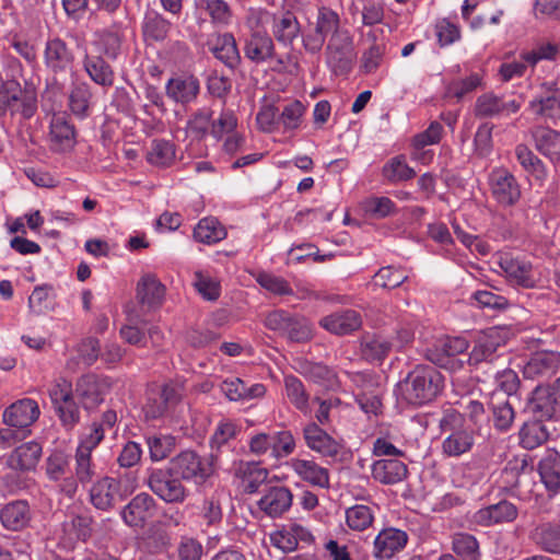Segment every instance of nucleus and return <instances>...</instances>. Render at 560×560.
Returning <instances> with one entry per match:
<instances>
[{
    "label": "nucleus",
    "instance_id": "obj_34",
    "mask_svg": "<svg viewBox=\"0 0 560 560\" xmlns=\"http://www.w3.org/2000/svg\"><path fill=\"white\" fill-rule=\"evenodd\" d=\"M83 67L90 79L96 84L102 86L113 85V68L101 55L86 54L83 60Z\"/></svg>",
    "mask_w": 560,
    "mask_h": 560
},
{
    "label": "nucleus",
    "instance_id": "obj_41",
    "mask_svg": "<svg viewBox=\"0 0 560 560\" xmlns=\"http://www.w3.org/2000/svg\"><path fill=\"white\" fill-rule=\"evenodd\" d=\"M272 32L279 43L290 45L300 34V23L294 13L287 11L275 22Z\"/></svg>",
    "mask_w": 560,
    "mask_h": 560
},
{
    "label": "nucleus",
    "instance_id": "obj_43",
    "mask_svg": "<svg viewBox=\"0 0 560 560\" xmlns=\"http://www.w3.org/2000/svg\"><path fill=\"white\" fill-rule=\"evenodd\" d=\"M475 440L471 431L457 430L452 432L443 441V452L448 456H459L469 452L474 446Z\"/></svg>",
    "mask_w": 560,
    "mask_h": 560
},
{
    "label": "nucleus",
    "instance_id": "obj_3",
    "mask_svg": "<svg viewBox=\"0 0 560 560\" xmlns=\"http://www.w3.org/2000/svg\"><path fill=\"white\" fill-rule=\"evenodd\" d=\"M265 325L293 342H307L313 338L312 325L304 316L283 310L270 312L265 318Z\"/></svg>",
    "mask_w": 560,
    "mask_h": 560
},
{
    "label": "nucleus",
    "instance_id": "obj_22",
    "mask_svg": "<svg viewBox=\"0 0 560 560\" xmlns=\"http://www.w3.org/2000/svg\"><path fill=\"white\" fill-rule=\"evenodd\" d=\"M540 480L549 495L560 492V453L553 448L545 452L538 463Z\"/></svg>",
    "mask_w": 560,
    "mask_h": 560
},
{
    "label": "nucleus",
    "instance_id": "obj_8",
    "mask_svg": "<svg viewBox=\"0 0 560 560\" xmlns=\"http://www.w3.org/2000/svg\"><path fill=\"white\" fill-rule=\"evenodd\" d=\"M524 412L532 419L558 421L560 407L546 385H537L530 393L524 407Z\"/></svg>",
    "mask_w": 560,
    "mask_h": 560
},
{
    "label": "nucleus",
    "instance_id": "obj_40",
    "mask_svg": "<svg viewBox=\"0 0 560 560\" xmlns=\"http://www.w3.org/2000/svg\"><path fill=\"white\" fill-rule=\"evenodd\" d=\"M382 174L387 182L395 184L413 178L416 171L407 164L406 156L400 154L384 164Z\"/></svg>",
    "mask_w": 560,
    "mask_h": 560
},
{
    "label": "nucleus",
    "instance_id": "obj_1",
    "mask_svg": "<svg viewBox=\"0 0 560 560\" xmlns=\"http://www.w3.org/2000/svg\"><path fill=\"white\" fill-rule=\"evenodd\" d=\"M145 485L167 504H182L189 495V490L167 464L148 468Z\"/></svg>",
    "mask_w": 560,
    "mask_h": 560
},
{
    "label": "nucleus",
    "instance_id": "obj_33",
    "mask_svg": "<svg viewBox=\"0 0 560 560\" xmlns=\"http://www.w3.org/2000/svg\"><path fill=\"white\" fill-rule=\"evenodd\" d=\"M407 475V466L398 459H380L372 466V476L385 485H394Z\"/></svg>",
    "mask_w": 560,
    "mask_h": 560
},
{
    "label": "nucleus",
    "instance_id": "obj_38",
    "mask_svg": "<svg viewBox=\"0 0 560 560\" xmlns=\"http://www.w3.org/2000/svg\"><path fill=\"white\" fill-rule=\"evenodd\" d=\"M293 470L304 480L320 488L329 487L328 470L313 460L293 459Z\"/></svg>",
    "mask_w": 560,
    "mask_h": 560
},
{
    "label": "nucleus",
    "instance_id": "obj_51",
    "mask_svg": "<svg viewBox=\"0 0 560 560\" xmlns=\"http://www.w3.org/2000/svg\"><path fill=\"white\" fill-rule=\"evenodd\" d=\"M91 92L85 84L77 85L70 93L69 106L73 115L83 119L89 115Z\"/></svg>",
    "mask_w": 560,
    "mask_h": 560
},
{
    "label": "nucleus",
    "instance_id": "obj_64",
    "mask_svg": "<svg viewBox=\"0 0 560 560\" xmlns=\"http://www.w3.org/2000/svg\"><path fill=\"white\" fill-rule=\"evenodd\" d=\"M257 282L266 290L279 294L290 295L293 293L289 283L281 277L273 276L271 273L262 272L257 277Z\"/></svg>",
    "mask_w": 560,
    "mask_h": 560
},
{
    "label": "nucleus",
    "instance_id": "obj_18",
    "mask_svg": "<svg viewBox=\"0 0 560 560\" xmlns=\"http://www.w3.org/2000/svg\"><path fill=\"white\" fill-rule=\"evenodd\" d=\"M39 408L35 400L30 398L20 399L10 405L3 412V422L8 427L23 429L30 427L39 417Z\"/></svg>",
    "mask_w": 560,
    "mask_h": 560
},
{
    "label": "nucleus",
    "instance_id": "obj_30",
    "mask_svg": "<svg viewBox=\"0 0 560 560\" xmlns=\"http://www.w3.org/2000/svg\"><path fill=\"white\" fill-rule=\"evenodd\" d=\"M393 345L381 335L365 334L361 338V354L370 363H382L392 351Z\"/></svg>",
    "mask_w": 560,
    "mask_h": 560
},
{
    "label": "nucleus",
    "instance_id": "obj_60",
    "mask_svg": "<svg viewBox=\"0 0 560 560\" xmlns=\"http://www.w3.org/2000/svg\"><path fill=\"white\" fill-rule=\"evenodd\" d=\"M199 7L205 9L215 23L228 24L232 11L224 0H200Z\"/></svg>",
    "mask_w": 560,
    "mask_h": 560
},
{
    "label": "nucleus",
    "instance_id": "obj_2",
    "mask_svg": "<svg viewBox=\"0 0 560 560\" xmlns=\"http://www.w3.org/2000/svg\"><path fill=\"white\" fill-rule=\"evenodd\" d=\"M182 388L170 382L152 385L145 392L142 412L145 421L160 420L170 416L182 400Z\"/></svg>",
    "mask_w": 560,
    "mask_h": 560
},
{
    "label": "nucleus",
    "instance_id": "obj_35",
    "mask_svg": "<svg viewBox=\"0 0 560 560\" xmlns=\"http://www.w3.org/2000/svg\"><path fill=\"white\" fill-rule=\"evenodd\" d=\"M529 110L546 122L560 121V93L557 95H539L528 104Z\"/></svg>",
    "mask_w": 560,
    "mask_h": 560
},
{
    "label": "nucleus",
    "instance_id": "obj_63",
    "mask_svg": "<svg viewBox=\"0 0 560 560\" xmlns=\"http://www.w3.org/2000/svg\"><path fill=\"white\" fill-rule=\"evenodd\" d=\"M195 288L208 301H217L221 293L220 283L210 278L203 276L200 271L195 273Z\"/></svg>",
    "mask_w": 560,
    "mask_h": 560
},
{
    "label": "nucleus",
    "instance_id": "obj_49",
    "mask_svg": "<svg viewBox=\"0 0 560 560\" xmlns=\"http://www.w3.org/2000/svg\"><path fill=\"white\" fill-rule=\"evenodd\" d=\"M453 551L466 560H478L479 544L477 539L466 533H457L453 536Z\"/></svg>",
    "mask_w": 560,
    "mask_h": 560
},
{
    "label": "nucleus",
    "instance_id": "obj_28",
    "mask_svg": "<svg viewBox=\"0 0 560 560\" xmlns=\"http://www.w3.org/2000/svg\"><path fill=\"white\" fill-rule=\"evenodd\" d=\"M200 90L199 80L194 75L172 78L166 84V94L177 103L187 104L194 101Z\"/></svg>",
    "mask_w": 560,
    "mask_h": 560
},
{
    "label": "nucleus",
    "instance_id": "obj_7",
    "mask_svg": "<svg viewBox=\"0 0 560 560\" xmlns=\"http://www.w3.org/2000/svg\"><path fill=\"white\" fill-rule=\"evenodd\" d=\"M167 466L184 481L203 483L211 475L210 464H205L201 457L194 451H184L173 457Z\"/></svg>",
    "mask_w": 560,
    "mask_h": 560
},
{
    "label": "nucleus",
    "instance_id": "obj_24",
    "mask_svg": "<svg viewBox=\"0 0 560 560\" xmlns=\"http://www.w3.org/2000/svg\"><path fill=\"white\" fill-rule=\"evenodd\" d=\"M408 535L397 528H385L378 533L374 540V556L380 559H390L407 544Z\"/></svg>",
    "mask_w": 560,
    "mask_h": 560
},
{
    "label": "nucleus",
    "instance_id": "obj_17",
    "mask_svg": "<svg viewBox=\"0 0 560 560\" xmlns=\"http://www.w3.org/2000/svg\"><path fill=\"white\" fill-rule=\"evenodd\" d=\"M528 538L541 551L560 556V523H538L530 529Z\"/></svg>",
    "mask_w": 560,
    "mask_h": 560
},
{
    "label": "nucleus",
    "instance_id": "obj_14",
    "mask_svg": "<svg viewBox=\"0 0 560 560\" xmlns=\"http://www.w3.org/2000/svg\"><path fill=\"white\" fill-rule=\"evenodd\" d=\"M520 108V102L515 100L504 101L503 97L492 92H487L477 97L474 106V115L481 119L494 118L517 113Z\"/></svg>",
    "mask_w": 560,
    "mask_h": 560
},
{
    "label": "nucleus",
    "instance_id": "obj_15",
    "mask_svg": "<svg viewBox=\"0 0 560 560\" xmlns=\"http://www.w3.org/2000/svg\"><path fill=\"white\" fill-rule=\"evenodd\" d=\"M518 509L508 500L490 504L479 509L472 516L475 524L482 527H490L503 523H512L517 518Z\"/></svg>",
    "mask_w": 560,
    "mask_h": 560
},
{
    "label": "nucleus",
    "instance_id": "obj_10",
    "mask_svg": "<svg viewBox=\"0 0 560 560\" xmlns=\"http://www.w3.org/2000/svg\"><path fill=\"white\" fill-rule=\"evenodd\" d=\"M499 266L504 272L508 281L513 285L532 289L537 285V279L529 261L510 254H502L499 258Z\"/></svg>",
    "mask_w": 560,
    "mask_h": 560
},
{
    "label": "nucleus",
    "instance_id": "obj_36",
    "mask_svg": "<svg viewBox=\"0 0 560 560\" xmlns=\"http://www.w3.org/2000/svg\"><path fill=\"white\" fill-rule=\"evenodd\" d=\"M211 51L217 59L223 62L231 70H235L241 63V55L235 37L232 33H224L220 35Z\"/></svg>",
    "mask_w": 560,
    "mask_h": 560
},
{
    "label": "nucleus",
    "instance_id": "obj_12",
    "mask_svg": "<svg viewBox=\"0 0 560 560\" xmlns=\"http://www.w3.org/2000/svg\"><path fill=\"white\" fill-rule=\"evenodd\" d=\"M124 498L121 482L113 477L101 478L90 489V501L97 510L108 511Z\"/></svg>",
    "mask_w": 560,
    "mask_h": 560
},
{
    "label": "nucleus",
    "instance_id": "obj_11",
    "mask_svg": "<svg viewBox=\"0 0 560 560\" xmlns=\"http://www.w3.org/2000/svg\"><path fill=\"white\" fill-rule=\"evenodd\" d=\"M156 509V502L152 495L145 492L138 493L120 511L124 523L130 527L143 528Z\"/></svg>",
    "mask_w": 560,
    "mask_h": 560
},
{
    "label": "nucleus",
    "instance_id": "obj_50",
    "mask_svg": "<svg viewBox=\"0 0 560 560\" xmlns=\"http://www.w3.org/2000/svg\"><path fill=\"white\" fill-rule=\"evenodd\" d=\"M340 19L339 15L328 8H320L318 10L315 31L323 35L325 38L330 35L334 36L337 33H342L343 30L339 28Z\"/></svg>",
    "mask_w": 560,
    "mask_h": 560
},
{
    "label": "nucleus",
    "instance_id": "obj_9",
    "mask_svg": "<svg viewBox=\"0 0 560 560\" xmlns=\"http://www.w3.org/2000/svg\"><path fill=\"white\" fill-rule=\"evenodd\" d=\"M493 198L503 206H513L521 198V187L515 176L504 167H497L489 174Z\"/></svg>",
    "mask_w": 560,
    "mask_h": 560
},
{
    "label": "nucleus",
    "instance_id": "obj_46",
    "mask_svg": "<svg viewBox=\"0 0 560 560\" xmlns=\"http://www.w3.org/2000/svg\"><path fill=\"white\" fill-rule=\"evenodd\" d=\"M52 139L66 148L74 144L75 129L65 115H55L50 122Z\"/></svg>",
    "mask_w": 560,
    "mask_h": 560
},
{
    "label": "nucleus",
    "instance_id": "obj_55",
    "mask_svg": "<svg viewBox=\"0 0 560 560\" xmlns=\"http://www.w3.org/2000/svg\"><path fill=\"white\" fill-rule=\"evenodd\" d=\"M407 276L402 270L395 269L392 266L381 268L373 277L375 285L383 289H395L407 280Z\"/></svg>",
    "mask_w": 560,
    "mask_h": 560
},
{
    "label": "nucleus",
    "instance_id": "obj_37",
    "mask_svg": "<svg viewBox=\"0 0 560 560\" xmlns=\"http://www.w3.org/2000/svg\"><path fill=\"white\" fill-rule=\"evenodd\" d=\"M544 422V420L530 418L522 425L520 442L524 448L534 450L548 441L550 432Z\"/></svg>",
    "mask_w": 560,
    "mask_h": 560
},
{
    "label": "nucleus",
    "instance_id": "obj_39",
    "mask_svg": "<svg viewBox=\"0 0 560 560\" xmlns=\"http://www.w3.org/2000/svg\"><path fill=\"white\" fill-rule=\"evenodd\" d=\"M194 237L200 243L213 244L224 240L226 231L218 219L209 217L199 221L194 229Z\"/></svg>",
    "mask_w": 560,
    "mask_h": 560
},
{
    "label": "nucleus",
    "instance_id": "obj_29",
    "mask_svg": "<svg viewBox=\"0 0 560 560\" xmlns=\"http://www.w3.org/2000/svg\"><path fill=\"white\" fill-rule=\"evenodd\" d=\"M42 455V446L36 442H27L14 448L8 457V465L14 470L30 471L35 469Z\"/></svg>",
    "mask_w": 560,
    "mask_h": 560
},
{
    "label": "nucleus",
    "instance_id": "obj_56",
    "mask_svg": "<svg viewBox=\"0 0 560 560\" xmlns=\"http://www.w3.org/2000/svg\"><path fill=\"white\" fill-rule=\"evenodd\" d=\"M397 394L408 405H420V375L409 374L398 384Z\"/></svg>",
    "mask_w": 560,
    "mask_h": 560
},
{
    "label": "nucleus",
    "instance_id": "obj_25",
    "mask_svg": "<svg viewBox=\"0 0 560 560\" xmlns=\"http://www.w3.org/2000/svg\"><path fill=\"white\" fill-rule=\"evenodd\" d=\"M165 285L152 273L141 277L137 284V300L149 310L159 308L164 300Z\"/></svg>",
    "mask_w": 560,
    "mask_h": 560
},
{
    "label": "nucleus",
    "instance_id": "obj_52",
    "mask_svg": "<svg viewBox=\"0 0 560 560\" xmlns=\"http://www.w3.org/2000/svg\"><path fill=\"white\" fill-rule=\"evenodd\" d=\"M304 112V105L295 100L283 107L282 112L279 114L278 122L284 130H295L301 125Z\"/></svg>",
    "mask_w": 560,
    "mask_h": 560
},
{
    "label": "nucleus",
    "instance_id": "obj_62",
    "mask_svg": "<svg viewBox=\"0 0 560 560\" xmlns=\"http://www.w3.org/2000/svg\"><path fill=\"white\" fill-rule=\"evenodd\" d=\"M246 478L245 491L247 493H255L258 491L261 483H264L268 477V470L260 468L254 463H247L245 468L242 469Z\"/></svg>",
    "mask_w": 560,
    "mask_h": 560
},
{
    "label": "nucleus",
    "instance_id": "obj_47",
    "mask_svg": "<svg viewBox=\"0 0 560 560\" xmlns=\"http://www.w3.org/2000/svg\"><path fill=\"white\" fill-rule=\"evenodd\" d=\"M499 342L492 335L480 337L469 354V364L476 365L481 362H491L494 358Z\"/></svg>",
    "mask_w": 560,
    "mask_h": 560
},
{
    "label": "nucleus",
    "instance_id": "obj_27",
    "mask_svg": "<svg viewBox=\"0 0 560 560\" xmlns=\"http://www.w3.org/2000/svg\"><path fill=\"white\" fill-rule=\"evenodd\" d=\"M536 150L552 163L560 162V131L536 126L530 131Z\"/></svg>",
    "mask_w": 560,
    "mask_h": 560
},
{
    "label": "nucleus",
    "instance_id": "obj_13",
    "mask_svg": "<svg viewBox=\"0 0 560 560\" xmlns=\"http://www.w3.org/2000/svg\"><path fill=\"white\" fill-rule=\"evenodd\" d=\"M110 385L108 377H100L90 373L82 375L77 381L75 394L81 398L85 409H92L103 402V396Z\"/></svg>",
    "mask_w": 560,
    "mask_h": 560
},
{
    "label": "nucleus",
    "instance_id": "obj_59",
    "mask_svg": "<svg viewBox=\"0 0 560 560\" xmlns=\"http://www.w3.org/2000/svg\"><path fill=\"white\" fill-rule=\"evenodd\" d=\"M22 93L21 85L15 80L3 81L0 77V112L12 108Z\"/></svg>",
    "mask_w": 560,
    "mask_h": 560
},
{
    "label": "nucleus",
    "instance_id": "obj_5",
    "mask_svg": "<svg viewBox=\"0 0 560 560\" xmlns=\"http://www.w3.org/2000/svg\"><path fill=\"white\" fill-rule=\"evenodd\" d=\"M326 62L336 75H346L355 59V50L352 36L348 31L330 36L326 46Z\"/></svg>",
    "mask_w": 560,
    "mask_h": 560
},
{
    "label": "nucleus",
    "instance_id": "obj_45",
    "mask_svg": "<svg viewBox=\"0 0 560 560\" xmlns=\"http://www.w3.org/2000/svg\"><path fill=\"white\" fill-rule=\"evenodd\" d=\"M70 460L71 457L65 452H52L45 462L47 477L52 481L63 479L66 475L71 472Z\"/></svg>",
    "mask_w": 560,
    "mask_h": 560
},
{
    "label": "nucleus",
    "instance_id": "obj_19",
    "mask_svg": "<svg viewBox=\"0 0 560 560\" xmlns=\"http://www.w3.org/2000/svg\"><path fill=\"white\" fill-rule=\"evenodd\" d=\"M31 521L32 511L26 500L11 501L0 510V522L8 530H23L30 526Z\"/></svg>",
    "mask_w": 560,
    "mask_h": 560
},
{
    "label": "nucleus",
    "instance_id": "obj_53",
    "mask_svg": "<svg viewBox=\"0 0 560 560\" xmlns=\"http://www.w3.org/2000/svg\"><path fill=\"white\" fill-rule=\"evenodd\" d=\"M75 477L82 483H89L97 475L96 465L92 460L90 452L77 448L75 452Z\"/></svg>",
    "mask_w": 560,
    "mask_h": 560
},
{
    "label": "nucleus",
    "instance_id": "obj_23",
    "mask_svg": "<svg viewBox=\"0 0 560 560\" xmlns=\"http://www.w3.org/2000/svg\"><path fill=\"white\" fill-rule=\"evenodd\" d=\"M361 325V315L354 310L335 312L320 319L323 328L338 336L349 335L358 330Z\"/></svg>",
    "mask_w": 560,
    "mask_h": 560
},
{
    "label": "nucleus",
    "instance_id": "obj_16",
    "mask_svg": "<svg viewBox=\"0 0 560 560\" xmlns=\"http://www.w3.org/2000/svg\"><path fill=\"white\" fill-rule=\"evenodd\" d=\"M560 366V354L541 351L533 354L523 366V375L527 380L545 381L557 374Z\"/></svg>",
    "mask_w": 560,
    "mask_h": 560
},
{
    "label": "nucleus",
    "instance_id": "obj_42",
    "mask_svg": "<svg viewBox=\"0 0 560 560\" xmlns=\"http://www.w3.org/2000/svg\"><path fill=\"white\" fill-rule=\"evenodd\" d=\"M490 409L492 412L493 427L501 432L510 430L515 419V411L512 404L508 399L500 400L492 397Z\"/></svg>",
    "mask_w": 560,
    "mask_h": 560
},
{
    "label": "nucleus",
    "instance_id": "obj_48",
    "mask_svg": "<svg viewBox=\"0 0 560 560\" xmlns=\"http://www.w3.org/2000/svg\"><path fill=\"white\" fill-rule=\"evenodd\" d=\"M175 158V148L171 141L155 139L151 143L147 159L151 164L159 166L168 165Z\"/></svg>",
    "mask_w": 560,
    "mask_h": 560
},
{
    "label": "nucleus",
    "instance_id": "obj_21",
    "mask_svg": "<svg viewBox=\"0 0 560 560\" xmlns=\"http://www.w3.org/2000/svg\"><path fill=\"white\" fill-rule=\"evenodd\" d=\"M244 55L255 63H262L275 55L272 38L265 31H253L244 43Z\"/></svg>",
    "mask_w": 560,
    "mask_h": 560
},
{
    "label": "nucleus",
    "instance_id": "obj_57",
    "mask_svg": "<svg viewBox=\"0 0 560 560\" xmlns=\"http://www.w3.org/2000/svg\"><path fill=\"white\" fill-rule=\"evenodd\" d=\"M348 526L354 530L368 528L373 521L371 509L366 505H354L346 511Z\"/></svg>",
    "mask_w": 560,
    "mask_h": 560
},
{
    "label": "nucleus",
    "instance_id": "obj_54",
    "mask_svg": "<svg viewBox=\"0 0 560 560\" xmlns=\"http://www.w3.org/2000/svg\"><path fill=\"white\" fill-rule=\"evenodd\" d=\"M284 385L290 401L299 410H305L308 405V395L301 380L294 375H288L284 378Z\"/></svg>",
    "mask_w": 560,
    "mask_h": 560
},
{
    "label": "nucleus",
    "instance_id": "obj_58",
    "mask_svg": "<svg viewBox=\"0 0 560 560\" xmlns=\"http://www.w3.org/2000/svg\"><path fill=\"white\" fill-rule=\"evenodd\" d=\"M482 83V78L478 73H471L469 77L460 80H455L450 83L447 94L450 96L462 100L467 94L474 92Z\"/></svg>",
    "mask_w": 560,
    "mask_h": 560
},
{
    "label": "nucleus",
    "instance_id": "obj_32",
    "mask_svg": "<svg viewBox=\"0 0 560 560\" xmlns=\"http://www.w3.org/2000/svg\"><path fill=\"white\" fill-rule=\"evenodd\" d=\"M172 23L161 13L149 10L142 22V35L145 42H163L167 38Z\"/></svg>",
    "mask_w": 560,
    "mask_h": 560
},
{
    "label": "nucleus",
    "instance_id": "obj_26",
    "mask_svg": "<svg viewBox=\"0 0 560 560\" xmlns=\"http://www.w3.org/2000/svg\"><path fill=\"white\" fill-rule=\"evenodd\" d=\"M293 495L283 486L269 487L265 495L258 501V506L270 517L281 516L292 505Z\"/></svg>",
    "mask_w": 560,
    "mask_h": 560
},
{
    "label": "nucleus",
    "instance_id": "obj_4",
    "mask_svg": "<svg viewBox=\"0 0 560 560\" xmlns=\"http://www.w3.org/2000/svg\"><path fill=\"white\" fill-rule=\"evenodd\" d=\"M48 395L52 409L65 430L71 431L81 419V412L73 397L72 385L61 378L49 389Z\"/></svg>",
    "mask_w": 560,
    "mask_h": 560
},
{
    "label": "nucleus",
    "instance_id": "obj_6",
    "mask_svg": "<svg viewBox=\"0 0 560 560\" xmlns=\"http://www.w3.org/2000/svg\"><path fill=\"white\" fill-rule=\"evenodd\" d=\"M44 63L55 80L65 78L73 69V49L60 37L48 38L44 50Z\"/></svg>",
    "mask_w": 560,
    "mask_h": 560
},
{
    "label": "nucleus",
    "instance_id": "obj_31",
    "mask_svg": "<svg viewBox=\"0 0 560 560\" xmlns=\"http://www.w3.org/2000/svg\"><path fill=\"white\" fill-rule=\"evenodd\" d=\"M515 156L523 170L534 177L539 186H544L548 177L544 162L525 144L516 145Z\"/></svg>",
    "mask_w": 560,
    "mask_h": 560
},
{
    "label": "nucleus",
    "instance_id": "obj_20",
    "mask_svg": "<svg viewBox=\"0 0 560 560\" xmlns=\"http://www.w3.org/2000/svg\"><path fill=\"white\" fill-rule=\"evenodd\" d=\"M303 436L306 445L323 456L335 458L340 452V444L315 422L303 429Z\"/></svg>",
    "mask_w": 560,
    "mask_h": 560
},
{
    "label": "nucleus",
    "instance_id": "obj_44",
    "mask_svg": "<svg viewBox=\"0 0 560 560\" xmlns=\"http://www.w3.org/2000/svg\"><path fill=\"white\" fill-rule=\"evenodd\" d=\"M444 378L432 366H422V404L434 400L443 390Z\"/></svg>",
    "mask_w": 560,
    "mask_h": 560
},
{
    "label": "nucleus",
    "instance_id": "obj_61",
    "mask_svg": "<svg viewBox=\"0 0 560 560\" xmlns=\"http://www.w3.org/2000/svg\"><path fill=\"white\" fill-rule=\"evenodd\" d=\"M150 458L153 462H159L166 458L173 450V439L170 436H150L147 440Z\"/></svg>",
    "mask_w": 560,
    "mask_h": 560
}]
</instances>
